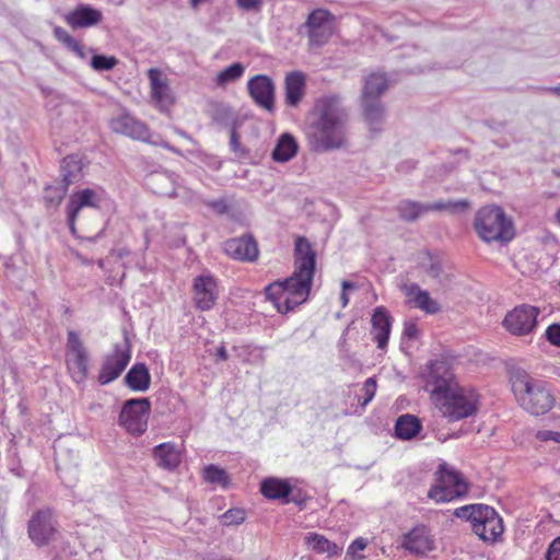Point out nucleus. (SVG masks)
<instances>
[{
  "instance_id": "nucleus-1",
  "label": "nucleus",
  "mask_w": 560,
  "mask_h": 560,
  "mask_svg": "<svg viewBox=\"0 0 560 560\" xmlns=\"http://www.w3.org/2000/svg\"><path fill=\"white\" fill-rule=\"evenodd\" d=\"M307 140L315 152L346 149L348 112L337 95L318 98L313 108Z\"/></svg>"
},
{
  "instance_id": "nucleus-2",
  "label": "nucleus",
  "mask_w": 560,
  "mask_h": 560,
  "mask_svg": "<svg viewBox=\"0 0 560 560\" xmlns=\"http://www.w3.org/2000/svg\"><path fill=\"white\" fill-rule=\"evenodd\" d=\"M295 270L283 281L266 288L267 298L280 313H287L306 301L315 271V253L305 237L295 241Z\"/></svg>"
},
{
  "instance_id": "nucleus-3",
  "label": "nucleus",
  "mask_w": 560,
  "mask_h": 560,
  "mask_svg": "<svg viewBox=\"0 0 560 560\" xmlns=\"http://www.w3.org/2000/svg\"><path fill=\"white\" fill-rule=\"evenodd\" d=\"M511 383L517 401L526 411L539 416L552 408L555 398L544 382L534 380L523 370H515Z\"/></svg>"
},
{
  "instance_id": "nucleus-4",
  "label": "nucleus",
  "mask_w": 560,
  "mask_h": 560,
  "mask_svg": "<svg viewBox=\"0 0 560 560\" xmlns=\"http://www.w3.org/2000/svg\"><path fill=\"white\" fill-rule=\"evenodd\" d=\"M477 234L487 243L493 241L510 242L514 237V228L501 207L487 206L479 209L474 222Z\"/></svg>"
},
{
  "instance_id": "nucleus-5",
  "label": "nucleus",
  "mask_w": 560,
  "mask_h": 560,
  "mask_svg": "<svg viewBox=\"0 0 560 560\" xmlns=\"http://www.w3.org/2000/svg\"><path fill=\"white\" fill-rule=\"evenodd\" d=\"M454 514L469 521L474 533L485 541H494L503 533L502 518L489 505H465L456 509Z\"/></svg>"
},
{
  "instance_id": "nucleus-6",
  "label": "nucleus",
  "mask_w": 560,
  "mask_h": 560,
  "mask_svg": "<svg viewBox=\"0 0 560 560\" xmlns=\"http://www.w3.org/2000/svg\"><path fill=\"white\" fill-rule=\"evenodd\" d=\"M478 402V395L474 389L458 385L454 390L438 398L435 406L443 417L450 421H458L475 415Z\"/></svg>"
},
{
  "instance_id": "nucleus-7",
  "label": "nucleus",
  "mask_w": 560,
  "mask_h": 560,
  "mask_svg": "<svg viewBox=\"0 0 560 560\" xmlns=\"http://www.w3.org/2000/svg\"><path fill=\"white\" fill-rule=\"evenodd\" d=\"M336 18L325 9L313 10L299 32H305L308 37V46L318 48L329 42L335 33Z\"/></svg>"
},
{
  "instance_id": "nucleus-8",
  "label": "nucleus",
  "mask_w": 560,
  "mask_h": 560,
  "mask_svg": "<svg viewBox=\"0 0 560 560\" xmlns=\"http://www.w3.org/2000/svg\"><path fill=\"white\" fill-rule=\"evenodd\" d=\"M468 487L463 477L441 466L436 472L435 483L428 492V497L435 502H450L467 493Z\"/></svg>"
},
{
  "instance_id": "nucleus-9",
  "label": "nucleus",
  "mask_w": 560,
  "mask_h": 560,
  "mask_svg": "<svg viewBox=\"0 0 560 560\" xmlns=\"http://www.w3.org/2000/svg\"><path fill=\"white\" fill-rule=\"evenodd\" d=\"M151 410L149 398H132L124 402L119 424L132 435H141L148 428V420Z\"/></svg>"
},
{
  "instance_id": "nucleus-10",
  "label": "nucleus",
  "mask_w": 560,
  "mask_h": 560,
  "mask_svg": "<svg viewBox=\"0 0 560 560\" xmlns=\"http://www.w3.org/2000/svg\"><path fill=\"white\" fill-rule=\"evenodd\" d=\"M147 186L156 195L177 197L184 201H192L196 194L184 185L177 183V176L170 172H154L147 176Z\"/></svg>"
},
{
  "instance_id": "nucleus-11",
  "label": "nucleus",
  "mask_w": 560,
  "mask_h": 560,
  "mask_svg": "<svg viewBox=\"0 0 560 560\" xmlns=\"http://www.w3.org/2000/svg\"><path fill=\"white\" fill-rule=\"evenodd\" d=\"M468 207V202L466 200H457V201H436L433 203H421L418 201H412L409 199L401 200L397 206V211L399 218L407 222H413L418 220L421 215L430 212V211H457L462 209H466Z\"/></svg>"
},
{
  "instance_id": "nucleus-12",
  "label": "nucleus",
  "mask_w": 560,
  "mask_h": 560,
  "mask_svg": "<svg viewBox=\"0 0 560 560\" xmlns=\"http://www.w3.org/2000/svg\"><path fill=\"white\" fill-rule=\"evenodd\" d=\"M131 359L130 346L126 338L122 343H116L113 352L105 355L98 374V382L106 385L122 373Z\"/></svg>"
},
{
  "instance_id": "nucleus-13",
  "label": "nucleus",
  "mask_w": 560,
  "mask_h": 560,
  "mask_svg": "<svg viewBox=\"0 0 560 560\" xmlns=\"http://www.w3.org/2000/svg\"><path fill=\"white\" fill-rule=\"evenodd\" d=\"M57 523L49 509L37 511L28 521L27 532L36 546H44L55 539Z\"/></svg>"
},
{
  "instance_id": "nucleus-14",
  "label": "nucleus",
  "mask_w": 560,
  "mask_h": 560,
  "mask_svg": "<svg viewBox=\"0 0 560 560\" xmlns=\"http://www.w3.org/2000/svg\"><path fill=\"white\" fill-rule=\"evenodd\" d=\"M150 95L160 112L166 113L175 104L176 97L170 85V80L160 69L148 70Z\"/></svg>"
},
{
  "instance_id": "nucleus-15",
  "label": "nucleus",
  "mask_w": 560,
  "mask_h": 560,
  "mask_svg": "<svg viewBox=\"0 0 560 560\" xmlns=\"http://www.w3.org/2000/svg\"><path fill=\"white\" fill-rule=\"evenodd\" d=\"M67 366L72 378L80 383L88 375V353L79 335L70 330L68 332Z\"/></svg>"
},
{
  "instance_id": "nucleus-16",
  "label": "nucleus",
  "mask_w": 560,
  "mask_h": 560,
  "mask_svg": "<svg viewBox=\"0 0 560 560\" xmlns=\"http://www.w3.org/2000/svg\"><path fill=\"white\" fill-rule=\"evenodd\" d=\"M105 194L102 189L86 188L72 194L67 206L68 224L72 235L77 234L75 220L84 208H98Z\"/></svg>"
},
{
  "instance_id": "nucleus-17",
  "label": "nucleus",
  "mask_w": 560,
  "mask_h": 560,
  "mask_svg": "<svg viewBox=\"0 0 560 560\" xmlns=\"http://www.w3.org/2000/svg\"><path fill=\"white\" fill-rule=\"evenodd\" d=\"M427 386L431 388V396L435 404L438 398H441L443 395L454 390L458 384L455 381L454 374L448 364L444 361H436L430 366Z\"/></svg>"
},
{
  "instance_id": "nucleus-18",
  "label": "nucleus",
  "mask_w": 560,
  "mask_h": 560,
  "mask_svg": "<svg viewBox=\"0 0 560 560\" xmlns=\"http://www.w3.org/2000/svg\"><path fill=\"white\" fill-rule=\"evenodd\" d=\"M247 91L254 103L268 113L275 112L276 86L266 74H257L247 82Z\"/></svg>"
},
{
  "instance_id": "nucleus-19",
  "label": "nucleus",
  "mask_w": 560,
  "mask_h": 560,
  "mask_svg": "<svg viewBox=\"0 0 560 560\" xmlns=\"http://www.w3.org/2000/svg\"><path fill=\"white\" fill-rule=\"evenodd\" d=\"M537 316L538 308L522 305L506 314L503 325L513 335H527L536 327Z\"/></svg>"
},
{
  "instance_id": "nucleus-20",
  "label": "nucleus",
  "mask_w": 560,
  "mask_h": 560,
  "mask_svg": "<svg viewBox=\"0 0 560 560\" xmlns=\"http://www.w3.org/2000/svg\"><path fill=\"white\" fill-rule=\"evenodd\" d=\"M110 128L116 133H121L133 140L150 141V129L145 124L128 113H124L110 120Z\"/></svg>"
},
{
  "instance_id": "nucleus-21",
  "label": "nucleus",
  "mask_w": 560,
  "mask_h": 560,
  "mask_svg": "<svg viewBox=\"0 0 560 560\" xmlns=\"http://www.w3.org/2000/svg\"><path fill=\"white\" fill-rule=\"evenodd\" d=\"M218 285L211 276L201 275L194 281V300L197 308L211 310L218 299Z\"/></svg>"
},
{
  "instance_id": "nucleus-22",
  "label": "nucleus",
  "mask_w": 560,
  "mask_h": 560,
  "mask_svg": "<svg viewBox=\"0 0 560 560\" xmlns=\"http://www.w3.org/2000/svg\"><path fill=\"white\" fill-rule=\"evenodd\" d=\"M66 23L73 30L88 28L97 25L103 20L101 10L90 4L80 3L63 16Z\"/></svg>"
},
{
  "instance_id": "nucleus-23",
  "label": "nucleus",
  "mask_w": 560,
  "mask_h": 560,
  "mask_svg": "<svg viewBox=\"0 0 560 560\" xmlns=\"http://www.w3.org/2000/svg\"><path fill=\"white\" fill-rule=\"evenodd\" d=\"M223 250L229 257L242 261H254L258 257L257 243L250 235L225 241Z\"/></svg>"
},
{
  "instance_id": "nucleus-24",
  "label": "nucleus",
  "mask_w": 560,
  "mask_h": 560,
  "mask_svg": "<svg viewBox=\"0 0 560 560\" xmlns=\"http://www.w3.org/2000/svg\"><path fill=\"white\" fill-rule=\"evenodd\" d=\"M402 546L416 555H425L434 549V542L429 529L423 525L415 526L404 536Z\"/></svg>"
},
{
  "instance_id": "nucleus-25",
  "label": "nucleus",
  "mask_w": 560,
  "mask_h": 560,
  "mask_svg": "<svg viewBox=\"0 0 560 560\" xmlns=\"http://www.w3.org/2000/svg\"><path fill=\"white\" fill-rule=\"evenodd\" d=\"M401 290L407 296L408 303L413 304L415 307L420 308L427 314L440 312V304L430 296L428 291L422 290L417 283L404 284Z\"/></svg>"
},
{
  "instance_id": "nucleus-26",
  "label": "nucleus",
  "mask_w": 560,
  "mask_h": 560,
  "mask_svg": "<svg viewBox=\"0 0 560 560\" xmlns=\"http://www.w3.org/2000/svg\"><path fill=\"white\" fill-rule=\"evenodd\" d=\"M372 334L380 349L387 346L390 334V317L386 310L382 306L376 307L372 315Z\"/></svg>"
},
{
  "instance_id": "nucleus-27",
  "label": "nucleus",
  "mask_w": 560,
  "mask_h": 560,
  "mask_svg": "<svg viewBox=\"0 0 560 560\" xmlns=\"http://www.w3.org/2000/svg\"><path fill=\"white\" fill-rule=\"evenodd\" d=\"M284 90L287 105L296 107L305 93V75L300 71L287 74L284 80Z\"/></svg>"
},
{
  "instance_id": "nucleus-28",
  "label": "nucleus",
  "mask_w": 560,
  "mask_h": 560,
  "mask_svg": "<svg viewBox=\"0 0 560 560\" xmlns=\"http://www.w3.org/2000/svg\"><path fill=\"white\" fill-rule=\"evenodd\" d=\"M387 88L388 79L386 74L380 72L371 73L364 79L361 101H380V96Z\"/></svg>"
},
{
  "instance_id": "nucleus-29",
  "label": "nucleus",
  "mask_w": 560,
  "mask_h": 560,
  "mask_svg": "<svg viewBox=\"0 0 560 560\" xmlns=\"http://www.w3.org/2000/svg\"><path fill=\"white\" fill-rule=\"evenodd\" d=\"M363 118L372 132L380 131L385 118V109L381 101H361Z\"/></svg>"
},
{
  "instance_id": "nucleus-30",
  "label": "nucleus",
  "mask_w": 560,
  "mask_h": 560,
  "mask_svg": "<svg viewBox=\"0 0 560 560\" xmlns=\"http://www.w3.org/2000/svg\"><path fill=\"white\" fill-rule=\"evenodd\" d=\"M125 384L133 392H147L151 384V376L144 363H136L126 374Z\"/></svg>"
},
{
  "instance_id": "nucleus-31",
  "label": "nucleus",
  "mask_w": 560,
  "mask_h": 560,
  "mask_svg": "<svg viewBox=\"0 0 560 560\" xmlns=\"http://www.w3.org/2000/svg\"><path fill=\"white\" fill-rule=\"evenodd\" d=\"M306 546L318 555H327V557L331 558L340 555L342 547L337 544L330 541L325 536L316 533H308L305 536Z\"/></svg>"
},
{
  "instance_id": "nucleus-32",
  "label": "nucleus",
  "mask_w": 560,
  "mask_h": 560,
  "mask_svg": "<svg viewBox=\"0 0 560 560\" xmlns=\"http://www.w3.org/2000/svg\"><path fill=\"white\" fill-rule=\"evenodd\" d=\"M153 457L164 469L173 470L180 463V454L171 443H162L153 448Z\"/></svg>"
},
{
  "instance_id": "nucleus-33",
  "label": "nucleus",
  "mask_w": 560,
  "mask_h": 560,
  "mask_svg": "<svg viewBox=\"0 0 560 560\" xmlns=\"http://www.w3.org/2000/svg\"><path fill=\"white\" fill-rule=\"evenodd\" d=\"M298 143L290 133H283L279 137L275 149L271 152L273 161L285 163L293 159L298 153Z\"/></svg>"
},
{
  "instance_id": "nucleus-34",
  "label": "nucleus",
  "mask_w": 560,
  "mask_h": 560,
  "mask_svg": "<svg viewBox=\"0 0 560 560\" xmlns=\"http://www.w3.org/2000/svg\"><path fill=\"white\" fill-rule=\"evenodd\" d=\"M421 430V423L411 415L400 416L395 424V435L400 440H410Z\"/></svg>"
},
{
  "instance_id": "nucleus-35",
  "label": "nucleus",
  "mask_w": 560,
  "mask_h": 560,
  "mask_svg": "<svg viewBox=\"0 0 560 560\" xmlns=\"http://www.w3.org/2000/svg\"><path fill=\"white\" fill-rule=\"evenodd\" d=\"M260 491L267 499H287L291 492V486L278 478H267L261 482Z\"/></svg>"
},
{
  "instance_id": "nucleus-36",
  "label": "nucleus",
  "mask_w": 560,
  "mask_h": 560,
  "mask_svg": "<svg viewBox=\"0 0 560 560\" xmlns=\"http://www.w3.org/2000/svg\"><path fill=\"white\" fill-rule=\"evenodd\" d=\"M81 170L82 164L77 156L69 155L65 158L61 165L62 183L69 187V185L78 180Z\"/></svg>"
},
{
  "instance_id": "nucleus-37",
  "label": "nucleus",
  "mask_w": 560,
  "mask_h": 560,
  "mask_svg": "<svg viewBox=\"0 0 560 560\" xmlns=\"http://www.w3.org/2000/svg\"><path fill=\"white\" fill-rule=\"evenodd\" d=\"M244 71L245 67L243 63L234 62L218 73L215 78V84L218 86L224 88L229 83L238 80L244 74Z\"/></svg>"
},
{
  "instance_id": "nucleus-38",
  "label": "nucleus",
  "mask_w": 560,
  "mask_h": 560,
  "mask_svg": "<svg viewBox=\"0 0 560 560\" xmlns=\"http://www.w3.org/2000/svg\"><path fill=\"white\" fill-rule=\"evenodd\" d=\"M203 478L207 482L226 488L230 485L228 472L215 465H209L203 469Z\"/></svg>"
},
{
  "instance_id": "nucleus-39",
  "label": "nucleus",
  "mask_w": 560,
  "mask_h": 560,
  "mask_svg": "<svg viewBox=\"0 0 560 560\" xmlns=\"http://www.w3.org/2000/svg\"><path fill=\"white\" fill-rule=\"evenodd\" d=\"M68 186L62 182L56 185H49L45 188V202L48 207H57L65 198Z\"/></svg>"
},
{
  "instance_id": "nucleus-40",
  "label": "nucleus",
  "mask_w": 560,
  "mask_h": 560,
  "mask_svg": "<svg viewBox=\"0 0 560 560\" xmlns=\"http://www.w3.org/2000/svg\"><path fill=\"white\" fill-rule=\"evenodd\" d=\"M118 60L114 56L94 55L91 60V67L96 71L112 70Z\"/></svg>"
},
{
  "instance_id": "nucleus-41",
  "label": "nucleus",
  "mask_w": 560,
  "mask_h": 560,
  "mask_svg": "<svg viewBox=\"0 0 560 560\" xmlns=\"http://www.w3.org/2000/svg\"><path fill=\"white\" fill-rule=\"evenodd\" d=\"M246 513L243 509H231L221 515V523L224 526L240 525L245 521Z\"/></svg>"
},
{
  "instance_id": "nucleus-42",
  "label": "nucleus",
  "mask_w": 560,
  "mask_h": 560,
  "mask_svg": "<svg viewBox=\"0 0 560 560\" xmlns=\"http://www.w3.org/2000/svg\"><path fill=\"white\" fill-rule=\"evenodd\" d=\"M376 388H377V383L374 377H369L364 382V384L361 388V392L363 393V399L362 400L359 399L360 405L362 407H365L374 398Z\"/></svg>"
},
{
  "instance_id": "nucleus-43",
  "label": "nucleus",
  "mask_w": 560,
  "mask_h": 560,
  "mask_svg": "<svg viewBox=\"0 0 560 560\" xmlns=\"http://www.w3.org/2000/svg\"><path fill=\"white\" fill-rule=\"evenodd\" d=\"M368 542L364 538L359 537L354 539L347 550V557L351 560H361L363 559V556L359 553V551H362L366 548Z\"/></svg>"
},
{
  "instance_id": "nucleus-44",
  "label": "nucleus",
  "mask_w": 560,
  "mask_h": 560,
  "mask_svg": "<svg viewBox=\"0 0 560 560\" xmlns=\"http://www.w3.org/2000/svg\"><path fill=\"white\" fill-rule=\"evenodd\" d=\"M54 36L60 43H62L69 50L78 43V40L69 34L68 31L60 26L54 28Z\"/></svg>"
},
{
  "instance_id": "nucleus-45",
  "label": "nucleus",
  "mask_w": 560,
  "mask_h": 560,
  "mask_svg": "<svg viewBox=\"0 0 560 560\" xmlns=\"http://www.w3.org/2000/svg\"><path fill=\"white\" fill-rule=\"evenodd\" d=\"M236 7L244 12L259 13L264 5V0H235Z\"/></svg>"
},
{
  "instance_id": "nucleus-46",
  "label": "nucleus",
  "mask_w": 560,
  "mask_h": 560,
  "mask_svg": "<svg viewBox=\"0 0 560 560\" xmlns=\"http://www.w3.org/2000/svg\"><path fill=\"white\" fill-rule=\"evenodd\" d=\"M547 339L555 346L560 347V324H552L546 330Z\"/></svg>"
},
{
  "instance_id": "nucleus-47",
  "label": "nucleus",
  "mask_w": 560,
  "mask_h": 560,
  "mask_svg": "<svg viewBox=\"0 0 560 560\" xmlns=\"http://www.w3.org/2000/svg\"><path fill=\"white\" fill-rule=\"evenodd\" d=\"M546 560H560V537L550 544L546 552Z\"/></svg>"
},
{
  "instance_id": "nucleus-48",
  "label": "nucleus",
  "mask_w": 560,
  "mask_h": 560,
  "mask_svg": "<svg viewBox=\"0 0 560 560\" xmlns=\"http://www.w3.org/2000/svg\"><path fill=\"white\" fill-rule=\"evenodd\" d=\"M206 205L213 209L218 214H224L229 211V206L224 199L207 201Z\"/></svg>"
},
{
  "instance_id": "nucleus-49",
  "label": "nucleus",
  "mask_w": 560,
  "mask_h": 560,
  "mask_svg": "<svg viewBox=\"0 0 560 560\" xmlns=\"http://www.w3.org/2000/svg\"><path fill=\"white\" fill-rule=\"evenodd\" d=\"M537 439L540 441H553L560 443V432L544 430L537 433Z\"/></svg>"
},
{
  "instance_id": "nucleus-50",
  "label": "nucleus",
  "mask_w": 560,
  "mask_h": 560,
  "mask_svg": "<svg viewBox=\"0 0 560 560\" xmlns=\"http://www.w3.org/2000/svg\"><path fill=\"white\" fill-rule=\"evenodd\" d=\"M404 335L409 339H416L419 335V329L416 323L406 322L404 328Z\"/></svg>"
},
{
  "instance_id": "nucleus-51",
  "label": "nucleus",
  "mask_w": 560,
  "mask_h": 560,
  "mask_svg": "<svg viewBox=\"0 0 560 560\" xmlns=\"http://www.w3.org/2000/svg\"><path fill=\"white\" fill-rule=\"evenodd\" d=\"M150 136H152V135L150 133ZM145 142L147 143H151V144L156 145V147L165 148V149H167L170 151H173V152H177V150L174 147H172L168 142H166L165 140L160 139V138L159 139H152V137H150V141H145Z\"/></svg>"
},
{
  "instance_id": "nucleus-52",
  "label": "nucleus",
  "mask_w": 560,
  "mask_h": 560,
  "mask_svg": "<svg viewBox=\"0 0 560 560\" xmlns=\"http://www.w3.org/2000/svg\"><path fill=\"white\" fill-rule=\"evenodd\" d=\"M354 285L351 283V282H348V281H343L342 282V293L340 295V300H341V304L343 307L347 306L348 302H349V299H348V295L347 293L345 292L347 289H353Z\"/></svg>"
},
{
  "instance_id": "nucleus-53",
  "label": "nucleus",
  "mask_w": 560,
  "mask_h": 560,
  "mask_svg": "<svg viewBox=\"0 0 560 560\" xmlns=\"http://www.w3.org/2000/svg\"><path fill=\"white\" fill-rule=\"evenodd\" d=\"M230 145L234 152L240 151V142H238L237 132L235 129H232V131H231Z\"/></svg>"
},
{
  "instance_id": "nucleus-54",
  "label": "nucleus",
  "mask_w": 560,
  "mask_h": 560,
  "mask_svg": "<svg viewBox=\"0 0 560 560\" xmlns=\"http://www.w3.org/2000/svg\"><path fill=\"white\" fill-rule=\"evenodd\" d=\"M70 51L75 54L80 59H85L86 58V54L84 51V48H83V46L79 42L71 48Z\"/></svg>"
},
{
  "instance_id": "nucleus-55",
  "label": "nucleus",
  "mask_w": 560,
  "mask_h": 560,
  "mask_svg": "<svg viewBox=\"0 0 560 560\" xmlns=\"http://www.w3.org/2000/svg\"><path fill=\"white\" fill-rule=\"evenodd\" d=\"M215 357H217V361H225V360H228L229 355H228L226 348L224 346H220L217 349Z\"/></svg>"
},
{
  "instance_id": "nucleus-56",
  "label": "nucleus",
  "mask_w": 560,
  "mask_h": 560,
  "mask_svg": "<svg viewBox=\"0 0 560 560\" xmlns=\"http://www.w3.org/2000/svg\"><path fill=\"white\" fill-rule=\"evenodd\" d=\"M428 273L432 278H438L440 276V273H441V267L439 266V264L432 262L430 268L428 269Z\"/></svg>"
},
{
  "instance_id": "nucleus-57",
  "label": "nucleus",
  "mask_w": 560,
  "mask_h": 560,
  "mask_svg": "<svg viewBox=\"0 0 560 560\" xmlns=\"http://www.w3.org/2000/svg\"><path fill=\"white\" fill-rule=\"evenodd\" d=\"M541 91L547 92V93H552V94H555L557 96H560V85L542 88Z\"/></svg>"
},
{
  "instance_id": "nucleus-58",
  "label": "nucleus",
  "mask_w": 560,
  "mask_h": 560,
  "mask_svg": "<svg viewBox=\"0 0 560 560\" xmlns=\"http://www.w3.org/2000/svg\"><path fill=\"white\" fill-rule=\"evenodd\" d=\"M556 220L560 224V208L556 212Z\"/></svg>"
},
{
  "instance_id": "nucleus-59",
  "label": "nucleus",
  "mask_w": 560,
  "mask_h": 560,
  "mask_svg": "<svg viewBox=\"0 0 560 560\" xmlns=\"http://www.w3.org/2000/svg\"><path fill=\"white\" fill-rule=\"evenodd\" d=\"M178 133L180 135V137H186V133L184 131H178Z\"/></svg>"
}]
</instances>
